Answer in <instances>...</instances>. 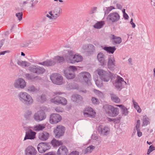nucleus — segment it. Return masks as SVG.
I'll list each match as a JSON object with an SVG mask.
<instances>
[{
	"label": "nucleus",
	"instance_id": "obj_1",
	"mask_svg": "<svg viewBox=\"0 0 155 155\" xmlns=\"http://www.w3.org/2000/svg\"><path fill=\"white\" fill-rule=\"evenodd\" d=\"M64 52L66 54L64 55V57L65 60L69 63L74 64L82 61V56L78 54H74V52L72 50H68Z\"/></svg>",
	"mask_w": 155,
	"mask_h": 155
},
{
	"label": "nucleus",
	"instance_id": "obj_2",
	"mask_svg": "<svg viewBox=\"0 0 155 155\" xmlns=\"http://www.w3.org/2000/svg\"><path fill=\"white\" fill-rule=\"evenodd\" d=\"M18 97L20 101L28 106L31 105L34 102L31 97L26 92H19L18 94Z\"/></svg>",
	"mask_w": 155,
	"mask_h": 155
},
{
	"label": "nucleus",
	"instance_id": "obj_3",
	"mask_svg": "<svg viewBox=\"0 0 155 155\" xmlns=\"http://www.w3.org/2000/svg\"><path fill=\"white\" fill-rule=\"evenodd\" d=\"M103 108L106 113L109 116L115 117L119 114V109L113 106L108 104L104 105Z\"/></svg>",
	"mask_w": 155,
	"mask_h": 155
},
{
	"label": "nucleus",
	"instance_id": "obj_4",
	"mask_svg": "<svg viewBox=\"0 0 155 155\" xmlns=\"http://www.w3.org/2000/svg\"><path fill=\"white\" fill-rule=\"evenodd\" d=\"M79 79L81 81L90 85L91 84L90 81L91 76L90 74L87 72H82L79 74Z\"/></svg>",
	"mask_w": 155,
	"mask_h": 155
},
{
	"label": "nucleus",
	"instance_id": "obj_5",
	"mask_svg": "<svg viewBox=\"0 0 155 155\" xmlns=\"http://www.w3.org/2000/svg\"><path fill=\"white\" fill-rule=\"evenodd\" d=\"M50 78L52 82L55 84L60 85L63 83V77L59 74H52L50 75Z\"/></svg>",
	"mask_w": 155,
	"mask_h": 155
},
{
	"label": "nucleus",
	"instance_id": "obj_6",
	"mask_svg": "<svg viewBox=\"0 0 155 155\" xmlns=\"http://www.w3.org/2000/svg\"><path fill=\"white\" fill-rule=\"evenodd\" d=\"M77 68L76 67L70 66L69 69L64 70V73L66 77L68 79L74 78L75 76L74 72L77 71Z\"/></svg>",
	"mask_w": 155,
	"mask_h": 155
},
{
	"label": "nucleus",
	"instance_id": "obj_7",
	"mask_svg": "<svg viewBox=\"0 0 155 155\" xmlns=\"http://www.w3.org/2000/svg\"><path fill=\"white\" fill-rule=\"evenodd\" d=\"M28 70L30 72L37 74H42L45 71L44 68L35 65L30 66Z\"/></svg>",
	"mask_w": 155,
	"mask_h": 155
},
{
	"label": "nucleus",
	"instance_id": "obj_8",
	"mask_svg": "<svg viewBox=\"0 0 155 155\" xmlns=\"http://www.w3.org/2000/svg\"><path fill=\"white\" fill-rule=\"evenodd\" d=\"M115 80L113 83L114 86L117 89H121L126 83L124 79L119 76H117L115 78Z\"/></svg>",
	"mask_w": 155,
	"mask_h": 155
},
{
	"label": "nucleus",
	"instance_id": "obj_9",
	"mask_svg": "<svg viewBox=\"0 0 155 155\" xmlns=\"http://www.w3.org/2000/svg\"><path fill=\"white\" fill-rule=\"evenodd\" d=\"M120 18V15L118 13L113 12L110 13L108 15L107 19L110 22L114 23L118 21Z\"/></svg>",
	"mask_w": 155,
	"mask_h": 155
},
{
	"label": "nucleus",
	"instance_id": "obj_10",
	"mask_svg": "<svg viewBox=\"0 0 155 155\" xmlns=\"http://www.w3.org/2000/svg\"><path fill=\"white\" fill-rule=\"evenodd\" d=\"M51 102L56 104H61L63 105L67 104V101L65 98L60 96H56L51 99Z\"/></svg>",
	"mask_w": 155,
	"mask_h": 155
},
{
	"label": "nucleus",
	"instance_id": "obj_11",
	"mask_svg": "<svg viewBox=\"0 0 155 155\" xmlns=\"http://www.w3.org/2000/svg\"><path fill=\"white\" fill-rule=\"evenodd\" d=\"M46 117V115L43 110H39L35 113L34 116L35 120L38 122L40 121L45 120Z\"/></svg>",
	"mask_w": 155,
	"mask_h": 155
},
{
	"label": "nucleus",
	"instance_id": "obj_12",
	"mask_svg": "<svg viewBox=\"0 0 155 155\" xmlns=\"http://www.w3.org/2000/svg\"><path fill=\"white\" fill-rule=\"evenodd\" d=\"M65 128L62 126H58L54 131L55 137L57 138H60L64 135L65 132Z\"/></svg>",
	"mask_w": 155,
	"mask_h": 155
},
{
	"label": "nucleus",
	"instance_id": "obj_13",
	"mask_svg": "<svg viewBox=\"0 0 155 155\" xmlns=\"http://www.w3.org/2000/svg\"><path fill=\"white\" fill-rule=\"evenodd\" d=\"M26 82L23 79L20 78L15 80L14 84V87L17 89H24L26 86Z\"/></svg>",
	"mask_w": 155,
	"mask_h": 155
},
{
	"label": "nucleus",
	"instance_id": "obj_14",
	"mask_svg": "<svg viewBox=\"0 0 155 155\" xmlns=\"http://www.w3.org/2000/svg\"><path fill=\"white\" fill-rule=\"evenodd\" d=\"M116 65L115 58L113 55L110 56L108 58L107 62L108 68L110 70L113 71L115 69Z\"/></svg>",
	"mask_w": 155,
	"mask_h": 155
},
{
	"label": "nucleus",
	"instance_id": "obj_15",
	"mask_svg": "<svg viewBox=\"0 0 155 155\" xmlns=\"http://www.w3.org/2000/svg\"><path fill=\"white\" fill-rule=\"evenodd\" d=\"M61 116L58 114H52L50 117L49 121L52 124H55L58 123L61 120Z\"/></svg>",
	"mask_w": 155,
	"mask_h": 155
},
{
	"label": "nucleus",
	"instance_id": "obj_16",
	"mask_svg": "<svg viewBox=\"0 0 155 155\" xmlns=\"http://www.w3.org/2000/svg\"><path fill=\"white\" fill-rule=\"evenodd\" d=\"M50 146L48 143H40L37 146L38 150L40 153L45 152L46 150L50 149Z\"/></svg>",
	"mask_w": 155,
	"mask_h": 155
},
{
	"label": "nucleus",
	"instance_id": "obj_17",
	"mask_svg": "<svg viewBox=\"0 0 155 155\" xmlns=\"http://www.w3.org/2000/svg\"><path fill=\"white\" fill-rule=\"evenodd\" d=\"M96 112L90 107H86L84 111V115L85 117L93 118L95 117Z\"/></svg>",
	"mask_w": 155,
	"mask_h": 155
},
{
	"label": "nucleus",
	"instance_id": "obj_18",
	"mask_svg": "<svg viewBox=\"0 0 155 155\" xmlns=\"http://www.w3.org/2000/svg\"><path fill=\"white\" fill-rule=\"evenodd\" d=\"M36 133L30 129L26 130L25 134L24 140H33L35 138Z\"/></svg>",
	"mask_w": 155,
	"mask_h": 155
},
{
	"label": "nucleus",
	"instance_id": "obj_19",
	"mask_svg": "<svg viewBox=\"0 0 155 155\" xmlns=\"http://www.w3.org/2000/svg\"><path fill=\"white\" fill-rule=\"evenodd\" d=\"M98 131L101 135H106L109 133L110 129L107 126L100 125L98 127Z\"/></svg>",
	"mask_w": 155,
	"mask_h": 155
},
{
	"label": "nucleus",
	"instance_id": "obj_20",
	"mask_svg": "<svg viewBox=\"0 0 155 155\" xmlns=\"http://www.w3.org/2000/svg\"><path fill=\"white\" fill-rule=\"evenodd\" d=\"M37 152L36 149L32 146H28L25 150L26 155H35Z\"/></svg>",
	"mask_w": 155,
	"mask_h": 155
},
{
	"label": "nucleus",
	"instance_id": "obj_21",
	"mask_svg": "<svg viewBox=\"0 0 155 155\" xmlns=\"http://www.w3.org/2000/svg\"><path fill=\"white\" fill-rule=\"evenodd\" d=\"M51 11L52 12V14H53L55 19H56L61 14L62 9L60 7H56Z\"/></svg>",
	"mask_w": 155,
	"mask_h": 155
},
{
	"label": "nucleus",
	"instance_id": "obj_22",
	"mask_svg": "<svg viewBox=\"0 0 155 155\" xmlns=\"http://www.w3.org/2000/svg\"><path fill=\"white\" fill-rule=\"evenodd\" d=\"M105 57L104 54L101 52L99 53L97 56V60L101 66H105L106 65V62Z\"/></svg>",
	"mask_w": 155,
	"mask_h": 155
},
{
	"label": "nucleus",
	"instance_id": "obj_23",
	"mask_svg": "<svg viewBox=\"0 0 155 155\" xmlns=\"http://www.w3.org/2000/svg\"><path fill=\"white\" fill-rule=\"evenodd\" d=\"M68 153V149L64 146H60L57 151L58 155H67Z\"/></svg>",
	"mask_w": 155,
	"mask_h": 155
},
{
	"label": "nucleus",
	"instance_id": "obj_24",
	"mask_svg": "<svg viewBox=\"0 0 155 155\" xmlns=\"http://www.w3.org/2000/svg\"><path fill=\"white\" fill-rule=\"evenodd\" d=\"M38 64L45 66H50L54 65L56 64V62L54 60L51 59L47 60L41 62H39Z\"/></svg>",
	"mask_w": 155,
	"mask_h": 155
},
{
	"label": "nucleus",
	"instance_id": "obj_25",
	"mask_svg": "<svg viewBox=\"0 0 155 155\" xmlns=\"http://www.w3.org/2000/svg\"><path fill=\"white\" fill-rule=\"evenodd\" d=\"M66 50H64L63 51V56H57L55 57L54 59V60L56 62L58 63H60L61 62H62L64 61V60H65V58L64 57V55L65 54H66L64 52V51H66Z\"/></svg>",
	"mask_w": 155,
	"mask_h": 155
},
{
	"label": "nucleus",
	"instance_id": "obj_26",
	"mask_svg": "<svg viewBox=\"0 0 155 155\" xmlns=\"http://www.w3.org/2000/svg\"><path fill=\"white\" fill-rule=\"evenodd\" d=\"M49 136V134L48 133L44 132L39 134L38 138L40 140L45 141L48 139Z\"/></svg>",
	"mask_w": 155,
	"mask_h": 155
},
{
	"label": "nucleus",
	"instance_id": "obj_27",
	"mask_svg": "<svg viewBox=\"0 0 155 155\" xmlns=\"http://www.w3.org/2000/svg\"><path fill=\"white\" fill-rule=\"evenodd\" d=\"M111 36H112L111 37L112 42L114 44H118L121 42L122 39L120 37H117L113 35H112Z\"/></svg>",
	"mask_w": 155,
	"mask_h": 155
},
{
	"label": "nucleus",
	"instance_id": "obj_28",
	"mask_svg": "<svg viewBox=\"0 0 155 155\" xmlns=\"http://www.w3.org/2000/svg\"><path fill=\"white\" fill-rule=\"evenodd\" d=\"M103 49L106 51L107 53L113 54L116 49L115 46L105 47Z\"/></svg>",
	"mask_w": 155,
	"mask_h": 155
},
{
	"label": "nucleus",
	"instance_id": "obj_29",
	"mask_svg": "<svg viewBox=\"0 0 155 155\" xmlns=\"http://www.w3.org/2000/svg\"><path fill=\"white\" fill-rule=\"evenodd\" d=\"M26 90L29 93L34 94L37 92L38 89L35 88L34 86L30 85L27 87Z\"/></svg>",
	"mask_w": 155,
	"mask_h": 155
},
{
	"label": "nucleus",
	"instance_id": "obj_30",
	"mask_svg": "<svg viewBox=\"0 0 155 155\" xmlns=\"http://www.w3.org/2000/svg\"><path fill=\"white\" fill-rule=\"evenodd\" d=\"M17 64L18 65L22 67H28L30 65V63L29 62L21 60H18Z\"/></svg>",
	"mask_w": 155,
	"mask_h": 155
},
{
	"label": "nucleus",
	"instance_id": "obj_31",
	"mask_svg": "<svg viewBox=\"0 0 155 155\" xmlns=\"http://www.w3.org/2000/svg\"><path fill=\"white\" fill-rule=\"evenodd\" d=\"M110 95L111 99L113 102L116 103H119L120 102V99L116 95L113 93H111Z\"/></svg>",
	"mask_w": 155,
	"mask_h": 155
},
{
	"label": "nucleus",
	"instance_id": "obj_32",
	"mask_svg": "<svg viewBox=\"0 0 155 155\" xmlns=\"http://www.w3.org/2000/svg\"><path fill=\"white\" fill-rule=\"evenodd\" d=\"M116 106L120 108L121 111L123 115L126 116L128 114V111L127 108L124 105H116Z\"/></svg>",
	"mask_w": 155,
	"mask_h": 155
},
{
	"label": "nucleus",
	"instance_id": "obj_33",
	"mask_svg": "<svg viewBox=\"0 0 155 155\" xmlns=\"http://www.w3.org/2000/svg\"><path fill=\"white\" fill-rule=\"evenodd\" d=\"M51 144L54 147H56L63 144V143L61 141H58L54 139L51 142Z\"/></svg>",
	"mask_w": 155,
	"mask_h": 155
},
{
	"label": "nucleus",
	"instance_id": "obj_34",
	"mask_svg": "<svg viewBox=\"0 0 155 155\" xmlns=\"http://www.w3.org/2000/svg\"><path fill=\"white\" fill-rule=\"evenodd\" d=\"M104 21H101L97 22L94 25V27L95 28L100 29L104 25Z\"/></svg>",
	"mask_w": 155,
	"mask_h": 155
},
{
	"label": "nucleus",
	"instance_id": "obj_35",
	"mask_svg": "<svg viewBox=\"0 0 155 155\" xmlns=\"http://www.w3.org/2000/svg\"><path fill=\"white\" fill-rule=\"evenodd\" d=\"M132 102L134 108L137 110L138 113H140L142 110L137 103L136 102L134 99L132 100Z\"/></svg>",
	"mask_w": 155,
	"mask_h": 155
},
{
	"label": "nucleus",
	"instance_id": "obj_36",
	"mask_svg": "<svg viewBox=\"0 0 155 155\" xmlns=\"http://www.w3.org/2000/svg\"><path fill=\"white\" fill-rule=\"evenodd\" d=\"M150 123L149 118L145 115L143 116V126H146Z\"/></svg>",
	"mask_w": 155,
	"mask_h": 155
},
{
	"label": "nucleus",
	"instance_id": "obj_37",
	"mask_svg": "<svg viewBox=\"0 0 155 155\" xmlns=\"http://www.w3.org/2000/svg\"><path fill=\"white\" fill-rule=\"evenodd\" d=\"M71 99L73 101H76L78 100H82V97L79 95L74 94L72 95Z\"/></svg>",
	"mask_w": 155,
	"mask_h": 155
},
{
	"label": "nucleus",
	"instance_id": "obj_38",
	"mask_svg": "<svg viewBox=\"0 0 155 155\" xmlns=\"http://www.w3.org/2000/svg\"><path fill=\"white\" fill-rule=\"evenodd\" d=\"M45 128V127L41 125L38 124V125L35 126L34 127L33 129L35 131H38L41 130H42Z\"/></svg>",
	"mask_w": 155,
	"mask_h": 155
},
{
	"label": "nucleus",
	"instance_id": "obj_39",
	"mask_svg": "<svg viewBox=\"0 0 155 155\" xmlns=\"http://www.w3.org/2000/svg\"><path fill=\"white\" fill-rule=\"evenodd\" d=\"M115 9V8L113 6L105 7V9H104V15H107L112 10Z\"/></svg>",
	"mask_w": 155,
	"mask_h": 155
},
{
	"label": "nucleus",
	"instance_id": "obj_40",
	"mask_svg": "<svg viewBox=\"0 0 155 155\" xmlns=\"http://www.w3.org/2000/svg\"><path fill=\"white\" fill-rule=\"evenodd\" d=\"M103 76L101 77L100 78L101 80L104 82H108L110 79V77L109 74L107 73V74L104 75Z\"/></svg>",
	"mask_w": 155,
	"mask_h": 155
},
{
	"label": "nucleus",
	"instance_id": "obj_41",
	"mask_svg": "<svg viewBox=\"0 0 155 155\" xmlns=\"http://www.w3.org/2000/svg\"><path fill=\"white\" fill-rule=\"evenodd\" d=\"M25 76L27 79L29 80L35 79L38 78L37 76L34 77L32 74L26 73L25 74Z\"/></svg>",
	"mask_w": 155,
	"mask_h": 155
},
{
	"label": "nucleus",
	"instance_id": "obj_42",
	"mask_svg": "<svg viewBox=\"0 0 155 155\" xmlns=\"http://www.w3.org/2000/svg\"><path fill=\"white\" fill-rule=\"evenodd\" d=\"M95 147L92 145L87 147L85 150L84 153H91L94 149Z\"/></svg>",
	"mask_w": 155,
	"mask_h": 155
},
{
	"label": "nucleus",
	"instance_id": "obj_43",
	"mask_svg": "<svg viewBox=\"0 0 155 155\" xmlns=\"http://www.w3.org/2000/svg\"><path fill=\"white\" fill-rule=\"evenodd\" d=\"M97 74L99 75L100 78H101V77L104 75V74H107V71L101 69L97 70Z\"/></svg>",
	"mask_w": 155,
	"mask_h": 155
},
{
	"label": "nucleus",
	"instance_id": "obj_44",
	"mask_svg": "<svg viewBox=\"0 0 155 155\" xmlns=\"http://www.w3.org/2000/svg\"><path fill=\"white\" fill-rule=\"evenodd\" d=\"M15 16L17 18L18 20L20 21L22 19L23 13L22 12L17 13L16 14Z\"/></svg>",
	"mask_w": 155,
	"mask_h": 155
},
{
	"label": "nucleus",
	"instance_id": "obj_45",
	"mask_svg": "<svg viewBox=\"0 0 155 155\" xmlns=\"http://www.w3.org/2000/svg\"><path fill=\"white\" fill-rule=\"evenodd\" d=\"M91 101L92 103L94 105L98 104L99 103L98 99L95 97H92Z\"/></svg>",
	"mask_w": 155,
	"mask_h": 155
},
{
	"label": "nucleus",
	"instance_id": "obj_46",
	"mask_svg": "<svg viewBox=\"0 0 155 155\" xmlns=\"http://www.w3.org/2000/svg\"><path fill=\"white\" fill-rule=\"evenodd\" d=\"M154 150H155V147L153 145H150L149 147V148L148 149L147 153V154L148 155H149L151 152Z\"/></svg>",
	"mask_w": 155,
	"mask_h": 155
},
{
	"label": "nucleus",
	"instance_id": "obj_47",
	"mask_svg": "<svg viewBox=\"0 0 155 155\" xmlns=\"http://www.w3.org/2000/svg\"><path fill=\"white\" fill-rule=\"evenodd\" d=\"M83 48L84 49H86L87 48L89 49L91 48L92 50L94 49V46L92 44H89L88 45H85L83 47Z\"/></svg>",
	"mask_w": 155,
	"mask_h": 155
},
{
	"label": "nucleus",
	"instance_id": "obj_48",
	"mask_svg": "<svg viewBox=\"0 0 155 155\" xmlns=\"http://www.w3.org/2000/svg\"><path fill=\"white\" fill-rule=\"evenodd\" d=\"M97 7H94L89 11L90 14H92L96 12L97 10Z\"/></svg>",
	"mask_w": 155,
	"mask_h": 155
},
{
	"label": "nucleus",
	"instance_id": "obj_49",
	"mask_svg": "<svg viewBox=\"0 0 155 155\" xmlns=\"http://www.w3.org/2000/svg\"><path fill=\"white\" fill-rule=\"evenodd\" d=\"M48 13L50 15L48 14H47L46 16L50 19L55 20L53 15V14H52V12L50 11Z\"/></svg>",
	"mask_w": 155,
	"mask_h": 155
},
{
	"label": "nucleus",
	"instance_id": "obj_50",
	"mask_svg": "<svg viewBox=\"0 0 155 155\" xmlns=\"http://www.w3.org/2000/svg\"><path fill=\"white\" fill-rule=\"evenodd\" d=\"M31 2L32 3L31 4V7L33 8L34 7H35V5L38 3V0H32L31 1Z\"/></svg>",
	"mask_w": 155,
	"mask_h": 155
},
{
	"label": "nucleus",
	"instance_id": "obj_51",
	"mask_svg": "<svg viewBox=\"0 0 155 155\" xmlns=\"http://www.w3.org/2000/svg\"><path fill=\"white\" fill-rule=\"evenodd\" d=\"M55 110L57 112H62L63 111V109L59 107H57L55 108Z\"/></svg>",
	"mask_w": 155,
	"mask_h": 155
},
{
	"label": "nucleus",
	"instance_id": "obj_52",
	"mask_svg": "<svg viewBox=\"0 0 155 155\" xmlns=\"http://www.w3.org/2000/svg\"><path fill=\"white\" fill-rule=\"evenodd\" d=\"M140 120H138L137 121V123L136 125V130L140 129Z\"/></svg>",
	"mask_w": 155,
	"mask_h": 155
},
{
	"label": "nucleus",
	"instance_id": "obj_53",
	"mask_svg": "<svg viewBox=\"0 0 155 155\" xmlns=\"http://www.w3.org/2000/svg\"><path fill=\"white\" fill-rule=\"evenodd\" d=\"M108 120L109 121H113L114 123H117V121L118 122L119 120V119L117 118H108Z\"/></svg>",
	"mask_w": 155,
	"mask_h": 155
},
{
	"label": "nucleus",
	"instance_id": "obj_54",
	"mask_svg": "<svg viewBox=\"0 0 155 155\" xmlns=\"http://www.w3.org/2000/svg\"><path fill=\"white\" fill-rule=\"evenodd\" d=\"M95 83L98 87H101L102 86V83L100 82L98 80H96L95 81Z\"/></svg>",
	"mask_w": 155,
	"mask_h": 155
},
{
	"label": "nucleus",
	"instance_id": "obj_55",
	"mask_svg": "<svg viewBox=\"0 0 155 155\" xmlns=\"http://www.w3.org/2000/svg\"><path fill=\"white\" fill-rule=\"evenodd\" d=\"M92 138L96 140L97 141H99L100 140V137L95 135H92Z\"/></svg>",
	"mask_w": 155,
	"mask_h": 155
},
{
	"label": "nucleus",
	"instance_id": "obj_56",
	"mask_svg": "<svg viewBox=\"0 0 155 155\" xmlns=\"http://www.w3.org/2000/svg\"><path fill=\"white\" fill-rule=\"evenodd\" d=\"M137 136L138 137H141L142 136V133L140 131V129L137 130Z\"/></svg>",
	"mask_w": 155,
	"mask_h": 155
},
{
	"label": "nucleus",
	"instance_id": "obj_57",
	"mask_svg": "<svg viewBox=\"0 0 155 155\" xmlns=\"http://www.w3.org/2000/svg\"><path fill=\"white\" fill-rule=\"evenodd\" d=\"M41 99L42 102H44L46 100V97L45 95H42L41 96Z\"/></svg>",
	"mask_w": 155,
	"mask_h": 155
},
{
	"label": "nucleus",
	"instance_id": "obj_58",
	"mask_svg": "<svg viewBox=\"0 0 155 155\" xmlns=\"http://www.w3.org/2000/svg\"><path fill=\"white\" fill-rule=\"evenodd\" d=\"M94 92L95 94L98 95H100L102 94V93L101 92L96 90H94Z\"/></svg>",
	"mask_w": 155,
	"mask_h": 155
},
{
	"label": "nucleus",
	"instance_id": "obj_59",
	"mask_svg": "<svg viewBox=\"0 0 155 155\" xmlns=\"http://www.w3.org/2000/svg\"><path fill=\"white\" fill-rule=\"evenodd\" d=\"M117 8L121 9L122 8V5L119 3L117 4L116 5Z\"/></svg>",
	"mask_w": 155,
	"mask_h": 155
},
{
	"label": "nucleus",
	"instance_id": "obj_60",
	"mask_svg": "<svg viewBox=\"0 0 155 155\" xmlns=\"http://www.w3.org/2000/svg\"><path fill=\"white\" fill-rule=\"evenodd\" d=\"M78 152L76 151H72L71 153H70L69 155H78Z\"/></svg>",
	"mask_w": 155,
	"mask_h": 155
},
{
	"label": "nucleus",
	"instance_id": "obj_61",
	"mask_svg": "<svg viewBox=\"0 0 155 155\" xmlns=\"http://www.w3.org/2000/svg\"><path fill=\"white\" fill-rule=\"evenodd\" d=\"M44 155H56V154L54 152H49L48 153H46Z\"/></svg>",
	"mask_w": 155,
	"mask_h": 155
},
{
	"label": "nucleus",
	"instance_id": "obj_62",
	"mask_svg": "<svg viewBox=\"0 0 155 155\" xmlns=\"http://www.w3.org/2000/svg\"><path fill=\"white\" fill-rule=\"evenodd\" d=\"M123 17L126 19H127L129 18L128 15L126 13H125L123 14Z\"/></svg>",
	"mask_w": 155,
	"mask_h": 155
},
{
	"label": "nucleus",
	"instance_id": "obj_63",
	"mask_svg": "<svg viewBox=\"0 0 155 155\" xmlns=\"http://www.w3.org/2000/svg\"><path fill=\"white\" fill-rule=\"evenodd\" d=\"M8 52V51H7L1 52H0V55H4L5 53H7Z\"/></svg>",
	"mask_w": 155,
	"mask_h": 155
},
{
	"label": "nucleus",
	"instance_id": "obj_64",
	"mask_svg": "<svg viewBox=\"0 0 155 155\" xmlns=\"http://www.w3.org/2000/svg\"><path fill=\"white\" fill-rule=\"evenodd\" d=\"M63 93H61V92H56L54 93V94L55 95H60L61 94H62Z\"/></svg>",
	"mask_w": 155,
	"mask_h": 155
}]
</instances>
